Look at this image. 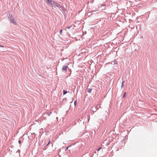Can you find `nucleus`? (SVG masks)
I'll list each match as a JSON object with an SVG mask.
<instances>
[{
	"label": "nucleus",
	"instance_id": "obj_19",
	"mask_svg": "<svg viewBox=\"0 0 157 157\" xmlns=\"http://www.w3.org/2000/svg\"><path fill=\"white\" fill-rule=\"evenodd\" d=\"M63 70H64V71H66L67 70V69H63Z\"/></svg>",
	"mask_w": 157,
	"mask_h": 157
},
{
	"label": "nucleus",
	"instance_id": "obj_1",
	"mask_svg": "<svg viewBox=\"0 0 157 157\" xmlns=\"http://www.w3.org/2000/svg\"><path fill=\"white\" fill-rule=\"evenodd\" d=\"M55 2V1L52 0L51 2H50L48 4L52 7H54Z\"/></svg>",
	"mask_w": 157,
	"mask_h": 157
},
{
	"label": "nucleus",
	"instance_id": "obj_15",
	"mask_svg": "<svg viewBox=\"0 0 157 157\" xmlns=\"http://www.w3.org/2000/svg\"><path fill=\"white\" fill-rule=\"evenodd\" d=\"M50 143V141L49 140V142H48V144H47V145H48Z\"/></svg>",
	"mask_w": 157,
	"mask_h": 157
},
{
	"label": "nucleus",
	"instance_id": "obj_17",
	"mask_svg": "<svg viewBox=\"0 0 157 157\" xmlns=\"http://www.w3.org/2000/svg\"><path fill=\"white\" fill-rule=\"evenodd\" d=\"M124 86V84H122V85H121V87H122V86Z\"/></svg>",
	"mask_w": 157,
	"mask_h": 157
},
{
	"label": "nucleus",
	"instance_id": "obj_4",
	"mask_svg": "<svg viewBox=\"0 0 157 157\" xmlns=\"http://www.w3.org/2000/svg\"><path fill=\"white\" fill-rule=\"evenodd\" d=\"M69 67H68V65L67 66H63V69H66L67 68H69Z\"/></svg>",
	"mask_w": 157,
	"mask_h": 157
},
{
	"label": "nucleus",
	"instance_id": "obj_18",
	"mask_svg": "<svg viewBox=\"0 0 157 157\" xmlns=\"http://www.w3.org/2000/svg\"><path fill=\"white\" fill-rule=\"evenodd\" d=\"M0 47H3V46H2V45H0Z\"/></svg>",
	"mask_w": 157,
	"mask_h": 157
},
{
	"label": "nucleus",
	"instance_id": "obj_12",
	"mask_svg": "<svg viewBox=\"0 0 157 157\" xmlns=\"http://www.w3.org/2000/svg\"><path fill=\"white\" fill-rule=\"evenodd\" d=\"M76 103H77V101H75L74 102V104L75 105L76 104Z\"/></svg>",
	"mask_w": 157,
	"mask_h": 157
},
{
	"label": "nucleus",
	"instance_id": "obj_9",
	"mask_svg": "<svg viewBox=\"0 0 157 157\" xmlns=\"http://www.w3.org/2000/svg\"><path fill=\"white\" fill-rule=\"evenodd\" d=\"M126 92H125L123 96V97L124 98L126 96Z\"/></svg>",
	"mask_w": 157,
	"mask_h": 157
},
{
	"label": "nucleus",
	"instance_id": "obj_5",
	"mask_svg": "<svg viewBox=\"0 0 157 157\" xmlns=\"http://www.w3.org/2000/svg\"><path fill=\"white\" fill-rule=\"evenodd\" d=\"M92 91V89L89 88L87 90V92L89 93H90Z\"/></svg>",
	"mask_w": 157,
	"mask_h": 157
},
{
	"label": "nucleus",
	"instance_id": "obj_11",
	"mask_svg": "<svg viewBox=\"0 0 157 157\" xmlns=\"http://www.w3.org/2000/svg\"><path fill=\"white\" fill-rule=\"evenodd\" d=\"M102 148V147H99L98 149V151H99L101 149V148Z\"/></svg>",
	"mask_w": 157,
	"mask_h": 157
},
{
	"label": "nucleus",
	"instance_id": "obj_2",
	"mask_svg": "<svg viewBox=\"0 0 157 157\" xmlns=\"http://www.w3.org/2000/svg\"><path fill=\"white\" fill-rule=\"evenodd\" d=\"M57 7L58 8H62L61 6L59 4L55 2L54 7Z\"/></svg>",
	"mask_w": 157,
	"mask_h": 157
},
{
	"label": "nucleus",
	"instance_id": "obj_6",
	"mask_svg": "<svg viewBox=\"0 0 157 157\" xmlns=\"http://www.w3.org/2000/svg\"><path fill=\"white\" fill-rule=\"evenodd\" d=\"M63 94L64 95L67 93V91H65V90H63Z\"/></svg>",
	"mask_w": 157,
	"mask_h": 157
},
{
	"label": "nucleus",
	"instance_id": "obj_8",
	"mask_svg": "<svg viewBox=\"0 0 157 157\" xmlns=\"http://www.w3.org/2000/svg\"><path fill=\"white\" fill-rule=\"evenodd\" d=\"M62 33V29H61L60 30V32H59L60 34H61Z\"/></svg>",
	"mask_w": 157,
	"mask_h": 157
},
{
	"label": "nucleus",
	"instance_id": "obj_7",
	"mask_svg": "<svg viewBox=\"0 0 157 157\" xmlns=\"http://www.w3.org/2000/svg\"><path fill=\"white\" fill-rule=\"evenodd\" d=\"M47 1V3H48L49 2H51V1L52 0H46Z\"/></svg>",
	"mask_w": 157,
	"mask_h": 157
},
{
	"label": "nucleus",
	"instance_id": "obj_3",
	"mask_svg": "<svg viewBox=\"0 0 157 157\" xmlns=\"http://www.w3.org/2000/svg\"><path fill=\"white\" fill-rule=\"evenodd\" d=\"M10 21H11V23L14 25H17V23H16V21L14 19L13 17H12V19H10Z\"/></svg>",
	"mask_w": 157,
	"mask_h": 157
},
{
	"label": "nucleus",
	"instance_id": "obj_16",
	"mask_svg": "<svg viewBox=\"0 0 157 157\" xmlns=\"http://www.w3.org/2000/svg\"><path fill=\"white\" fill-rule=\"evenodd\" d=\"M124 81L123 82H122V84H124Z\"/></svg>",
	"mask_w": 157,
	"mask_h": 157
},
{
	"label": "nucleus",
	"instance_id": "obj_13",
	"mask_svg": "<svg viewBox=\"0 0 157 157\" xmlns=\"http://www.w3.org/2000/svg\"><path fill=\"white\" fill-rule=\"evenodd\" d=\"M68 147H67L66 148V149H65V151L67 150L68 149Z\"/></svg>",
	"mask_w": 157,
	"mask_h": 157
},
{
	"label": "nucleus",
	"instance_id": "obj_14",
	"mask_svg": "<svg viewBox=\"0 0 157 157\" xmlns=\"http://www.w3.org/2000/svg\"><path fill=\"white\" fill-rule=\"evenodd\" d=\"M18 142L19 144H21V141L20 140H19V141H18Z\"/></svg>",
	"mask_w": 157,
	"mask_h": 157
},
{
	"label": "nucleus",
	"instance_id": "obj_10",
	"mask_svg": "<svg viewBox=\"0 0 157 157\" xmlns=\"http://www.w3.org/2000/svg\"><path fill=\"white\" fill-rule=\"evenodd\" d=\"M71 26H68V27H67L66 28L69 29L71 28Z\"/></svg>",
	"mask_w": 157,
	"mask_h": 157
}]
</instances>
